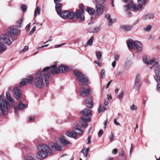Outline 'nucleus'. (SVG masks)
<instances>
[{"label": "nucleus", "instance_id": "e433bc0d", "mask_svg": "<svg viewBox=\"0 0 160 160\" xmlns=\"http://www.w3.org/2000/svg\"><path fill=\"white\" fill-rule=\"evenodd\" d=\"M96 55L97 58L98 59H101L102 56L101 52L100 51H96Z\"/></svg>", "mask_w": 160, "mask_h": 160}, {"label": "nucleus", "instance_id": "c756f323", "mask_svg": "<svg viewBox=\"0 0 160 160\" xmlns=\"http://www.w3.org/2000/svg\"><path fill=\"white\" fill-rule=\"evenodd\" d=\"M78 127L79 126L77 125L76 126V127L74 128L75 131L76 133V136L77 135V134H81L83 133V130L82 129H79Z\"/></svg>", "mask_w": 160, "mask_h": 160}, {"label": "nucleus", "instance_id": "37998d69", "mask_svg": "<svg viewBox=\"0 0 160 160\" xmlns=\"http://www.w3.org/2000/svg\"><path fill=\"white\" fill-rule=\"evenodd\" d=\"M21 8L23 12H25L26 11L27 8L26 6L24 5H22L21 6Z\"/></svg>", "mask_w": 160, "mask_h": 160}, {"label": "nucleus", "instance_id": "f257e3e1", "mask_svg": "<svg viewBox=\"0 0 160 160\" xmlns=\"http://www.w3.org/2000/svg\"><path fill=\"white\" fill-rule=\"evenodd\" d=\"M58 140V138H56L54 140L55 143L51 142L48 145L44 144L38 145L37 147L38 150L37 155V158L39 159H42L46 158L48 154L51 155L53 153L52 148L58 151L61 150L62 147L57 143Z\"/></svg>", "mask_w": 160, "mask_h": 160}, {"label": "nucleus", "instance_id": "423d86ee", "mask_svg": "<svg viewBox=\"0 0 160 160\" xmlns=\"http://www.w3.org/2000/svg\"><path fill=\"white\" fill-rule=\"evenodd\" d=\"M57 63L55 62L54 65H51L49 67H47L50 73L53 74H56L59 72L65 73L68 70V67L67 66L63 65H61L59 67V68H56Z\"/></svg>", "mask_w": 160, "mask_h": 160}, {"label": "nucleus", "instance_id": "6e6d98bb", "mask_svg": "<svg viewBox=\"0 0 160 160\" xmlns=\"http://www.w3.org/2000/svg\"><path fill=\"white\" fill-rule=\"evenodd\" d=\"M28 49V46L24 47L23 49L22 50V52L26 51Z\"/></svg>", "mask_w": 160, "mask_h": 160}, {"label": "nucleus", "instance_id": "cd10ccee", "mask_svg": "<svg viewBox=\"0 0 160 160\" xmlns=\"http://www.w3.org/2000/svg\"><path fill=\"white\" fill-rule=\"evenodd\" d=\"M18 106L19 109L20 110L24 109L27 107L26 105L25 104L22 103L21 101L19 102Z\"/></svg>", "mask_w": 160, "mask_h": 160}, {"label": "nucleus", "instance_id": "13d9d810", "mask_svg": "<svg viewBox=\"0 0 160 160\" xmlns=\"http://www.w3.org/2000/svg\"><path fill=\"white\" fill-rule=\"evenodd\" d=\"M103 131L101 129L99 132V133H98V135L99 136H102L103 134Z\"/></svg>", "mask_w": 160, "mask_h": 160}, {"label": "nucleus", "instance_id": "4be33fe9", "mask_svg": "<svg viewBox=\"0 0 160 160\" xmlns=\"http://www.w3.org/2000/svg\"><path fill=\"white\" fill-rule=\"evenodd\" d=\"M54 1L55 3L56 4L55 8L57 13L59 14L60 12H61L60 8L61 7V4L60 2L61 0H58L57 1H55V0H54Z\"/></svg>", "mask_w": 160, "mask_h": 160}, {"label": "nucleus", "instance_id": "39448f33", "mask_svg": "<svg viewBox=\"0 0 160 160\" xmlns=\"http://www.w3.org/2000/svg\"><path fill=\"white\" fill-rule=\"evenodd\" d=\"M142 60L143 62L146 64L151 65L155 68V72L156 74V75L154 76V78L157 82H158L160 80V78L159 77V71L158 69L159 67V65L158 63L156 61V59L154 58L149 60L146 56H144Z\"/></svg>", "mask_w": 160, "mask_h": 160}, {"label": "nucleus", "instance_id": "79ce46f5", "mask_svg": "<svg viewBox=\"0 0 160 160\" xmlns=\"http://www.w3.org/2000/svg\"><path fill=\"white\" fill-rule=\"evenodd\" d=\"M130 109L132 111L136 110L137 109V107L136 105L133 104L131 106Z\"/></svg>", "mask_w": 160, "mask_h": 160}, {"label": "nucleus", "instance_id": "f3484780", "mask_svg": "<svg viewBox=\"0 0 160 160\" xmlns=\"http://www.w3.org/2000/svg\"><path fill=\"white\" fill-rule=\"evenodd\" d=\"M56 138H58V140L57 143L58 145H59L58 143L59 141L60 143L63 145H66L70 144V142L69 141L67 140L66 138L63 136H61L59 138L58 137H56L55 138V139Z\"/></svg>", "mask_w": 160, "mask_h": 160}, {"label": "nucleus", "instance_id": "c9c22d12", "mask_svg": "<svg viewBox=\"0 0 160 160\" xmlns=\"http://www.w3.org/2000/svg\"><path fill=\"white\" fill-rule=\"evenodd\" d=\"M40 8L38 7H37L34 11V17H36L37 16V14H39L40 12Z\"/></svg>", "mask_w": 160, "mask_h": 160}, {"label": "nucleus", "instance_id": "69168bd1", "mask_svg": "<svg viewBox=\"0 0 160 160\" xmlns=\"http://www.w3.org/2000/svg\"><path fill=\"white\" fill-rule=\"evenodd\" d=\"M156 88L157 91H158L160 89V84H158L157 85Z\"/></svg>", "mask_w": 160, "mask_h": 160}, {"label": "nucleus", "instance_id": "49530a36", "mask_svg": "<svg viewBox=\"0 0 160 160\" xmlns=\"http://www.w3.org/2000/svg\"><path fill=\"white\" fill-rule=\"evenodd\" d=\"M35 119L34 116H31L28 118V121H33Z\"/></svg>", "mask_w": 160, "mask_h": 160}, {"label": "nucleus", "instance_id": "ddd939ff", "mask_svg": "<svg viewBox=\"0 0 160 160\" xmlns=\"http://www.w3.org/2000/svg\"><path fill=\"white\" fill-rule=\"evenodd\" d=\"M91 118L89 117L85 118L83 117L81 118V122L78 123V125H80L83 128H84L88 126V122H89Z\"/></svg>", "mask_w": 160, "mask_h": 160}, {"label": "nucleus", "instance_id": "7c9ffc66", "mask_svg": "<svg viewBox=\"0 0 160 160\" xmlns=\"http://www.w3.org/2000/svg\"><path fill=\"white\" fill-rule=\"evenodd\" d=\"M89 150V148H84L81 151L82 153L83 154L84 156L86 158L88 156V154Z\"/></svg>", "mask_w": 160, "mask_h": 160}, {"label": "nucleus", "instance_id": "052dcab7", "mask_svg": "<svg viewBox=\"0 0 160 160\" xmlns=\"http://www.w3.org/2000/svg\"><path fill=\"white\" fill-rule=\"evenodd\" d=\"M19 108H18L17 107H14V111L15 113H16L18 112V110Z\"/></svg>", "mask_w": 160, "mask_h": 160}, {"label": "nucleus", "instance_id": "72a5a7b5", "mask_svg": "<svg viewBox=\"0 0 160 160\" xmlns=\"http://www.w3.org/2000/svg\"><path fill=\"white\" fill-rule=\"evenodd\" d=\"M106 108L104 106H102L101 104H99V107L98 109V111L99 113L104 112L106 110Z\"/></svg>", "mask_w": 160, "mask_h": 160}, {"label": "nucleus", "instance_id": "412c9836", "mask_svg": "<svg viewBox=\"0 0 160 160\" xmlns=\"http://www.w3.org/2000/svg\"><path fill=\"white\" fill-rule=\"evenodd\" d=\"M154 17V14L152 13H148L145 15L142 18L143 21L152 19Z\"/></svg>", "mask_w": 160, "mask_h": 160}, {"label": "nucleus", "instance_id": "9d476101", "mask_svg": "<svg viewBox=\"0 0 160 160\" xmlns=\"http://www.w3.org/2000/svg\"><path fill=\"white\" fill-rule=\"evenodd\" d=\"M58 14L64 19H71L73 18L74 16L73 12L68 11H64L62 12H60V14Z\"/></svg>", "mask_w": 160, "mask_h": 160}, {"label": "nucleus", "instance_id": "a211bd4d", "mask_svg": "<svg viewBox=\"0 0 160 160\" xmlns=\"http://www.w3.org/2000/svg\"><path fill=\"white\" fill-rule=\"evenodd\" d=\"M75 16L77 19H79L80 21H83L84 20L83 11H81L80 10L77 11L76 12Z\"/></svg>", "mask_w": 160, "mask_h": 160}, {"label": "nucleus", "instance_id": "ea45409f", "mask_svg": "<svg viewBox=\"0 0 160 160\" xmlns=\"http://www.w3.org/2000/svg\"><path fill=\"white\" fill-rule=\"evenodd\" d=\"M108 25L109 26H111L115 22L114 20H112V18L108 20Z\"/></svg>", "mask_w": 160, "mask_h": 160}, {"label": "nucleus", "instance_id": "2f4dec72", "mask_svg": "<svg viewBox=\"0 0 160 160\" xmlns=\"http://www.w3.org/2000/svg\"><path fill=\"white\" fill-rule=\"evenodd\" d=\"M99 30V27H97L90 28L89 31L90 33H96L98 32Z\"/></svg>", "mask_w": 160, "mask_h": 160}, {"label": "nucleus", "instance_id": "393cba45", "mask_svg": "<svg viewBox=\"0 0 160 160\" xmlns=\"http://www.w3.org/2000/svg\"><path fill=\"white\" fill-rule=\"evenodd\" d=\"M66 134L68 136L70 137L74 138L76 137V133L74 129L73 131L70 130L67 131Z\"/></svg>", "mask_w": 160, "mask_h": 160}, {"label": "nucleus", "instance_id": "1a4fd4ad", "mask_svg": "<svg viewBox=\"0 0 160 160\" xmlns=\"http://www.w3.org/2000/svg\"><path fill=\"white\" fill-rule=\"evenodd\" d=\"M127 44L129 50L136 49L137 52H141L142 50V46L141 43L138 41L134 42L132 39L128 40Z\"/></svg>", "mask_w": 160, "mask_h": 160}, {"label": "nucleus", "instance_id": "dca6fc26", "mask_svg": "<svg viewBox=\"0 0 160 160\" xmlns=\"http://www.w3.org/2000/svg\"><path fill=\"white\" fill-rule=\"evenodd\" d=\"M13 92L14 96L17 99L19 100L21 98V91L18 87H16L14 88Z\"/></svg>", "mask_w": 160, "mask_h": 160}, {"label": "nucleus", "instance_id": "4d7b16f0", "mask_svg": "<svg viewBox=\"0 0 160 160\" xmlns=\"http://www.w3.org/2000/svg\"><path fill=\"white\" fill-rule=\"evenodd\" d=\"M94 62L96 64H97L99 66H101V63L99 61H95Z\"/></svg>", "mask_w": 160, "mask_h": 160}, {"label": "nucleus", "instance_id": "0eeeda50", "mask_svg": "<svg viewBox=\"0 0 160 160\" xmlns=\"http://www.w3.org/2000/svg\"><path fill=\"white\" fill-rule=\"evenodd\" d=\"M4 97V94H2L0 96V116L6 115L8 111L9 102L5 99H3Z\"/></svg>", "mask_w": 160, "mask_h": 160}, {"label": "nucleus", "instance_id": "5701e85b", "mask_svg": "<svg viewBox=\"0 0 160 160\" xmlns=\"http://www.w3.org/2000/svg\"><path fill=\"white\" fill-rule=\"evenodd\" d=\"M85 102L86 103L87 106L89 108L92 107L93 105V102L91 97H88L86 98Z\"/></svg>", "mask_w": 160, "mask_h": 160}, {"label": "nucleus", "instance_id": "4c0bfd02", "mask_svg": "<svg viewBox=\"0 0 160 160\" xmlns=\"http://www.w3.org/2000/svg\"><path fill=\"white\" fill-rule=\"evenodd\" d=\"M105 70L104 69H102L100 72V77L102 78H103L105 77Z\"/></svg>", "mask_w": 160, "mask_h": 160}, {"label": "nucleus", "instance_id": "603ef678", "mask_svg": "<svg viewBox=\"0 0 160 160\" xmlns=\"http://www.w3.org/2000/svg\"><path fill=\"white\" fill-rule=\"evenodd\" d=\"M31 26V23H29L26 27V29L27 31H28L30 29V28Z\"/></svg>", "mask_w": 160, "mask_h": 160}, {"label": "nucleus", "instance_id": "c85d7f7f", "mask_svg": "<svg viewBox=\"0 0 160 160\" xmlns=\"http://www.w3.org/2000/svg\"><path fill=\"white\" fill-rule=\"evenodd\" d=\"M24 160H35L34 155L31 153H28L24 157Z\"/></svg>", "mask_w": 160, "mask_h": 160}, {"label": "nucleus", "instance_id": "e2e57ef3", "mask_svg": "<svg viewBox=\"0 0 160 160\" xmlns=\"http://www.w3.org/2000/svg\"><path fill=\"white\" fill-rule=\"evenodd\" d=\"M91 137L90 136H89L88 138V142L87 143L88 144H89L91 142Z\"/></svg>", "mask_w": 160, "mask_h": 160}, {"label": "nucleus", "instance_id": "4468645a", "mask_svg": "<svg viewBox=\"0 0 160 160\" xmlns=\"http://www.w3.org/2000/svg\"><path fill=\"white\" fill-rule=\"evenodd\" d=\"M6 95L7 100L9 102V106H13L15 104V100L12 97L10 92L9 91L7 92H6Z\"/></svg>", "mask_w": 160, "mask_h": 160}, {"label": "nucleus", "instance_id": "6ab92c4d", "mask_svg": "<svg viewBox=\"0 0 160 160\" xmlns=\"http://www.w3.org/2000/svg\"><path fill=\"white\" fill-rule=\"evenodd\" d=\"M96 13L98 15H102L103 11V7L102 5L96 4Z\"/></svg>", "mask_w": 160, "mask_h": 160}, {"label": "nucleus", "instance_id": "473e14b6", "mask_svg": "<svg viewBox=\"0 0 160 160\" xmlns=\"http://www.w3.org/2000/svg\"><path fill=\"white\" fill-rule=\"evenodd\" d=\"M23 21V18H22L18 20L17 22L16 26L18 28L21 27Z\"/></svg>", "mask_w": 160, "mask_h": 160}, {"label": "nucleus", "instance_id": "09e8293b", "mask_svg": "<svg viewBox=\"0 0 160 160\" xmlns=\"http://www.w3.org/2000/svg\"><path fill=\"white\" fill-rule=\"evenodd\" d=\"M114 123L117 126H119L120 125V123L117 122V120L116 118L114 119Z\"/></svg>", "mask_w": 160, "mask_h": 160}, {"label": "nucleus", "instance_id": "a18cd8bd", "mask_svg": "<svg viewBox=\"0 0 160 160\" xmlns=\"http://www.w3.org/2000/svg\"><path fill=\"white\" fill-rule=\"evenodd\" d=\"M110 102V100L108 99H106L104 101V105L105 106H107L109 103Z\"/></svg>", "mask_w": 160, "mask_h": 160}, {"label": "nucleus", "instance_id": "bf43d9fd", "mask_svg": "<svg viewBox=\"0 0 160 160\" xmlns=\"http://www.w3.org/2000/svg\"><path fill=\"white\" fill-rule=\"evenodd\" d=\"M119 154L120 155H121L122 156L124 157V152L122 150H121V151L119 152Z\"/></svg>", "mask_w": 160, "mask_h": 160}, {"label": "nucleus", "instance_id": "3c124183", "mask_svg": "<svg viewBox=\"0 0 160 160\" xmlns=\"http://www.w3.org/2000/svg\"><path fill=\"white\" fill-rule=\"evenodd\" d=\"M98 2L100 3L99 5H102L105 2V0H98Z\"/></svg>", "mask_w": 160, "mask_h": 160}, {"label": "nucleus", "instance_id": "338daca9", "mask_svg": "<svg viewBox=\"0 0 160 160\" xmlns=\"http://www.w3.org/2000/svg\"><path fill=\"white\" fill-rule=\"evenodd\" d=\"M107 121H108V119L107 118L106 120L104 121V125L105 126L104 128H106Z\"/></svg>", "mask_w": 160, "mask_h": 160}, {"label": "nucleus", "instance_id": "8fccbe9b", "mask_svg": "<svg viewBox=\"0 0 160 160\" xmlns=\"http://www.w3.org/2000/svg\"><path fill=\"white\" fill-rule=\"evenodd\" d=\"M114 136L112 134V132L111 136H110L109 137V138L111 142H112L113 139H114Z\"/></svg>", "mask_w": 160, "mask_h": 160}, {"label": "nucleus", "instance_id": "5fc2aeb1", "mask_svg": "<svg viewBox=\"0 0 160 160\" xmlns=\"http://www.w3.org/2000/svg\"><path fill=\"white\" fill-rule=\"evenodd\" d=\"M118 153V150L116 149H114L112 151V153L113 154H116Z\"/></svg>", "mask_w": 160, "mask_h": 160}, {"label": "nucleus", "instance_id": "a878e982", "mask_svg": "<svg viewBox=\"0 0 160 160\" xmlns=\"http://www.w3.org/2000/svg\"><path fill=\"white\" fill-rule=\"evenodd\" d=\"M121 28L125 31H129L132 29V27L129 25H123L121 26Z\"/></svg>", "mask_w": 160, "mask_h": 160}, {"label": "nucleus", "instance_id": "bb28decb", "mask_svg": "<svg viewBox=\"0 0 160 160\" xmlns=\"http://www.w3.org/2000/svg\"><path fill=\"white\" fill-rule=\"evenodd\" d=\"M94 38L93 36L91 37L86 42V44L84 45V47H87L88 46H92L93 44V41L94 39Z\"/></svg>", "mask_w": 160, "mask_h": 160}, {"label": "nucleus", "instance_id": "2eb2a0df", "mask_svg": "<svg viewBox=\"0 0 160 160\" xmlns=\"http://www.w3.org/2000/svg\"><path fill=\"white\" fill-rule=\"evenodd\" d=\"M90 89L89 88L84 87L81 88L79 90V93L81 96L85 97L89 94Z\"/></svg>", "mask_w": 160, "mask_h": 160}, {"label": "nucleus", "instance_id": "de8ad7c7", "mask_svg": "<svg viewBox=\"0 0 160 160\" xmlns=\"http://www.w3.org/2000/svg\"><path fill=\"white\" fill-rule=\"evenodd\" d=\"M105 18L108 20L111 18L110 15L109 13L106 14L105 15Z\"/></svg>", "mask_w": 160, "mask_h": 160}, {"label": "nucleus", "instance_id": "b1692460", "mask_svg": "<svg viewBox=\"0 0 160 160\" xmlns=\"http://www.w3.org/2000/svg\"><path fill=\"white\" fill-rule=\"evenodd\" d=\"M80 113L85 117L90 116L91 115V111L88 109H85L82 110Z\"/></svg>", "mask_w": 160, "mask_h": 160}, {"label": "nucleus", "instance_id": "c03bdc74", "mask_svg": "<svg viewBox=\"0 0 160 160\" xmlns=\"http://www.w3.org/2000/svg\"><path fill=\"white\" fill-rule=\"evenodd\" d=\"M124 94V92L123 91H121L118 95V98H123Z\"/></svg>", "mask_w": 160, "mask_h": 160}, {"label": "nucleus", "instance_id": "774afa93", "mask_svg": "<svg viewBox=\"0 0 160 160\" xmlns=\"http://www.w3.org/2000/svg\"><path fill=\"white\" fill-rule=\"evenodd\" d=\"M112 81V80L111 81H109V82H108V84H107V86H106V89L108 87L109 85L111 84Z\"/></svg>", "mask_w": 160, "mask_h": 160}, {"label": "nucleus", "instance_id": "a19ab883", "mask_svg": "<svg viewBox=\"0 0 160 160\" xmlns=\"http://www.w3.org/2000/svg\"><path fill=\"white\" fill-rule=\"evenodd\" d=\"M36 26H34L33 28L31 30V31L29 32V35L31 36L32 35L34 32L36 30Z\"/></svg>", "mask_w": 160, "mask_h": 160}, {"label": "nucleus", "instance_id": "680f3d73", "mask_svg": "<svg viewBox=\"0 0 160 160\" xmlns=\"http://www.w3.org/2000/svg\"><path fill=\"white\" fill-rule=\"evenodd\" d=\"M107 99H108L109 100L112 99V97L111 94H108L107 95Z\"/></svg>", "mask_w": 160, "mask_h": 160}, {"label": "nucleus", "instance_id": "f8f14e48", "mask_svg": "<svg viewBox=\"0 0 160 160\" xmlns=\"http://www.w3.org/2000/svg\"><path fill=\"white\" fill-rule=\"evenodd\" d=\"M19 30L13 27H10L8 30V35L12 38L13 36L18 35L19 33Z\"/></svg>", "mask_w": 160, "mask_h": 160}, {"label": "nucleus", "instance_id": "f704fd0d", "mask_svg": "<svg viewBox=\"0 0 160 160\" xmlns=\"http://www.w3.org/2000/svg\"><path fill=\"white\" fill-rule=\"evenodd\" d=\"M152 28V26L151 25H148L146 27L144 28V30L145 32H149L150 31Z\"/></svg>", "mask_w": 160, "mask_h": 160}, {"label": "nucleus", "instance_id": "0e129e2a", "mask_svg": "<svg viewBox=\"0 0 160 160\" xmlns=\"http://www.w3.org/2000/svg\"><path fill=\"white\" fill-rule=\"evenodd\" d=\"M116 62L115 61L112 62V66L113 68H114L116 66Z\"/></svg>", "mask_w": 160, "mask_h": 160}, {"label": "nucleus", "instance_id": "7ed1b4c3", "mask_svg": "<svg viewBox=\"0 0 160 160\" xmlns=\"http://www.w3.org/2000/svg\"><path fill=\"white\" fill-rule=\"evenodd\" d=\"M11 38L7 33L2 34L0 36V53H2L6 50L5 46L11 45Z\"/></svg>", "mask_w": 160, "mask_h": 160}, {"label": "nucleus", "instance_id": "58836bf2", "mask_svg": "<svg viewBox=\"0 0 160 160\" xmlns=\"http://www.w3.org/2000/svg\"><path fill=\"white\" fill-rule=\"evenodd\" d=\"M86 11L90 14H92L93 13L94 10L92 8H88L87 9Z\"/></svg>", "mask_w": 160, "mask_h": 160}, {"label": "nucleus", "instance_id": "864d4df0", "mask_svg": "<svg viewBox=\"0 0 160 160\" xmlns=\"http://www.w3.org/2000/svg\"><path fill=\"white\" fill-rule=\"evenodd\" d=\"M114 56L115 59V60H118L119 57V56L117 54H115Z\"/></svg>", "mask_w": 160, "mask_h": 160}, {"label": "nucleus", "instance_id": "9b49d317", "mask_svg": "<svg viewBox=\"0 0 160 160\" xmlns=\"http://www.w3.org/2000/svg\"><path fill=\"white\" fill-rule=\"evenodd\" d=\"M33 77L31 76H29L27 78L23 79L20 82V87H22L28 83L32 84L33 83Z\"/></svg>", "mask_w": 160, "mask_h": 160}, {"label": "nucleus", "instance_id": "20e7f679", "mask_svg": "<svg viewBox=\"0 0 160 160\" xmlns=\"http://www.w3.org/2000/svg\"><path fill=\"white\" fill-rule=\"evenodd\" d=\"M147 0H138V5L134 4L132 2H130L128 4L124 6V10L127 11L130 8L132 11H141L142 9V6L146 4Z\"/></svg>", "mask_w": 160, "mask_h": 160}, {"label": "nucleus", "instance_id": "6e6552de", "mask_svg": "<svg viewBox=\"0 0 160 160\" xmlns=\"http://www.w3.org/2000/svg\"><path fill=\"white\" fill-rule=\"evenodd\" d=\"M74 74L80 85H87L88 84V78L83 75L82 73L76 70L74 71Z\"/></svg>", "mask_w": 160, "mask_h": 160}, {"label": "nucleus", "instance_id": "aec40b11", "mask_svg": "<svg viewBox=\"0 0 160 160\" xmlns=\"http://www.w3.org/2000/svg\"><path fill=\"white\" fill-rule=\"evenodd\" d=\"M140 75L139 74L137 75L134 83V87L136 89H138L140 85Z\"/></svg>", "mask_w": 160, "mask_h": 160}, {"label": "nucleus", "instance_id": "f03ea898", "mask_svg": "<svg viewBox=\"0 0 160 160\" xmlns=\"http://www.w3.org/2000/svg\"><path fill=\"white\" fill-rule=\"evenodd\" d=\"M48 68V67H45L42 71L37 72L34 80L35 86L37 88H41L43 87L44 85V79L46 86H47L48 85L51 75Z\"/></svg>", "mask_w": 160, "mask_h": 160}]
</instances>
